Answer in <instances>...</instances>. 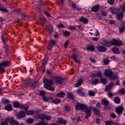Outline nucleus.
Returning a JSON list of instances; mask_svg holds the SVG:
<instances>
[{"label": "nucleus", "instance_id": "f257e3e1", "mask_svg": "<svg viewBox=\"0 0 125 125\" xmlns=\"http://www.w3.org/2000/svg\"><path fill=\"white\" fill-rule=\"evenodd\" d=\"M103 45L110 47L112 45H116V46H120V45H123V42L120 40H117L115 39H113L111 41L104 40L102 42Z\"/></svg>", "mask_w": 125, "mask_h": 125}, {"label": "nucleus", "instance_id": "f03ea898", "mask_svg": "<svg viewBox=\"0 0 125 125\" xmlns=\"http://www.w3.org/2000/svg\"><path fill=\"white\" fill-rule=\"evenodd\" d=\"M43 83H45L44 87L46 88V89L51 90V91H54V88L52 86V84H53V80L44 78Z\"/></svg>", "mask_w": 125, "mask_h": 125}, {"label": "nucleus", "instance_id": "7ed1b4c3", "mask_svg": "<svg viewBox=\"0 0 125 125\" xmlns=\"http://www.w3.org/2000/svg\"><path fill=\"white\" fill-rule=\"evenodd\" d=\"M104 75L105 77L109 78L110 80H114V79H118V76L116 75H113V71L111 69H105L104 72Z\"/></svg>", "mask_w": 125, "mask_h": 125}, {"label": "nucleus", "instance_id": "20e7f679", "mask_svg": "<svg viewBox=\"0 0 125 125\" xmlns=\"http://www.w3.org/2000/svg\"><path fill=\"white\" fill-rule=\"evenodd\" d=\"M55 80L56 81V84L58 87H61L62 85L65 84L64 79L61 77L57 76L55 77Z\"/></svg>", "mask_w": 125, "mask_h": 125}, {"label": "nucleus", "instance_id": "39448f33", "mask_svg": "<svg viewBox=\"0 0 125 125\" xmlns=\"http://www.w3.org/2000/svg\"><path fill=\"white\" fill-rule=\"evenodd\" d=\"M11 63L10 62L7 61H3L1 63H0V72L1 73H3L5 72V69L3 68L4 67H8V66H10Z\"/></svg>", "mask_w": 125, "mask_h": 125}, {"label": "nucleus", "instance_id": "423d86ee", "mask_svg": "<svg viewBox=\"0 0 125 125\" xmlns=\"http://www.w3.org/2000/svg\"><path fill=\"white\" fill-rule=\"evenodd\" d=\"M13 105L15 108H20V109H23L25 112H27L28 111V106H26L25 105L23 104H20L19 103L17 102H15L13 103Z\"/></svg>", "mask_w": 125, "mask_h": 125}, {"label": "nucleus", "instance_id": "0eeeda50", "mask_svg": "<svg viewBox=\"0 0 125 125\" xmlns=\"http://www.w3.org/2000/svg\"><path fill=\"white\" fill-rule=\"evenodd\" d=\"M75 107L77 110H82V111H84L86 109V105L83 104L77 103L76 104Z\"/></svg>", "mask_w": 125, "mask_h": 125}, {"label": "nucleus", "instance_id": "6e6552de", "mask_svg": "<svg viewBox=\"0 0 125 125\" xmlns=\"http://www.w3.org/2000/svg\"><path fill=\"white\" fill-rule=\"evenodd\" d=\"M6 121L10 123L11 125H18V122L14 120L13 118H6Z\"/></svg>", "mask_w": 125, "mask_h": 125}, {"label": "nucleus", "instance_id": "1a4fd4ad", "mask_svg": "<svg viewBox=\"0 0 125 125\" xmlns=\"http://www.w3.org/2000/svg\"><path fill=\"white\" fill-rule=\"evenodd\" d=\"M56 42L52 39H50L49 44L48 45L47 49L48 50H51L52 49V46L55 45Z\"/></svg>", "mask_w": 125, "mask_h": 125}, {"label": "nucleus", "instance_id": "9d476101", "mask_svg": "<svg viewBox=\"0 0 125 125\" xmlns=\"http://www.w3.org/2000/svg\"><path fill=\"white\" fill-rule=\"evenodd\" d=\"M40 119H41V120H46V121H50V120L51 119V117L45 114H43L40 116Z\"/></svg>", "mask_w": 125, "mask_h": 125}, {"label": "nucleus", "instance_id": "9b49d317", "mask_svg": "<svg viewBox=\"0 0 125 125\" xmlns=\"http://www.w3.org/2000/svg\"><path fill=\"white\" fill-rule=\"evenodd\" d=\"M26 116V112L21 111L18 113V114L17 115V118L18 119H21V118H24Z\"/></svg>", "mask_w": 125, "mask_h": 125}, {"label": "nucleus", "instance_id": "f8f14e48", "mask_svg": "<svg viewBox=\"0 0 125 125\" xmlns=\"http://www.w3.org/2000/svg\"><path fill=\"white\" fill-rule=\"evenodd\" d=\"M91 110H92V107L89 106L87 107L86 106V108L83 111H84L86 114L91 115Z\"/></svg>", "mask_w": 125, "mask_h": 125}, {"label": "nucleus", "instance_id": "ddd939ff", "mask_svg": "<svg viewBox=\"0 0 125 125\" xmlns=\"http://www.w3.org/2000/svg\"><path fill=\"white\" fill-rule=\"evenodd\" d=\"M97 49L100 52H105L106 49H107L104 46H97Z\"/></svg>", "mask_w": 125, "mask_h": 125}, {"label": "nucleus", "instance_id": "4468645a", "mask_svg": "<svg viewBox=\"0 0 125 125\" xmlns=\"http://www.w3.org/2000/svg\"><path fill=\"white\" fill-rule=\"evenodd\" d=\"M114 85V83L112 82H111L109 83V84L106 86H105V91H109L112 87H113V86Z\"/></svg>", "mask_w": 125, "mask_h": 125}, {"label": "nucleus", "instance_id": "2eb2a0df", "mask_svg": "<svg viewBox=\"0 0 125 125\" xmlns=\"http://www.w3.org/2000/svg\"><path fill=\"white\" fill-rule=\"evenodd\" d=\"M57 122L60 125H67V121L62 119H58Z\"/></svg>", "mask_w": 125, "mask_h": 125}, {"label": "nucleus", "instance_id": "dca6fc26", "mask_svg": "<svg viewBox=\"0 0 125 125\" xmlns=\"http://www.w3.org/2000/svg\"><path fill=\"white\" fill-rule=\"evenodd\" d=\"M123 112H124V107L122 106H119L118 107L116 108V112L119 115H121Z\"/></svg>", "mask_w": 125, "mask_h": 125}, {"label": "nucleus", "instance_id": "f3484780", "mask_svg": "<svg viewBox=\"0 0 125 125\" xmlns=\"http://www.w3.org/2000/svg\"><path fill=\"white\" fill-rule=\"evenodd\" d=\"M77 57H78V56H77V55H76V54H73L71 56L70 58H71V59H73V60L75 61V62H76V63H78L79 64H80V61H79V60L77 59Z\"/></svg>", "mask_w": 125, "mask_h": 125}, {"label": "nucleus", "instance_id": "a211bd4d", "mask_svg": "<svg viewBox=\"0 0 125 125\" xmlns=\"http://www.w3.org/2000/svg\"><path fill=\"white\" fill-rule=\"evenodd\" d=\"M80 20L81 22H82V23H83L84 24H87L88 23V19L83 17L80 18Z\"/></svg>", "mask_w": 125, "mask_h": 125}, {"label": "nucleus", "instance_id": "6ab92c4d", "mask_svg": "<svg viewBox=\"0 0 125 125\" xmlns=\"http://www.w3.org/2000/svg\"><path fill=\"white\" fill-rule=\"evenodd\" d=\"M76 92L78 94L81 95V96H84L85 95V93L82 89H77Z\"/></svg>", "mask_w": 125, "mask_h": 125}, {"label": "nucleus", "instance_id": "aec40b11", "mask_svg": "<svg viewBox=\"0 0 125 125\" xmlns=\"http://www.w3.org/2000/svg\"><path fill=\"white\" fill-rule=\"evenodd\" d=\"M92 110L95 115H97V116H99V115H100V110H99V109H98V108L93 107Z\"/></svg>", "mask_w": 125, "mask_h": 125}, {"label": "nucleus", "instance_id": "412c9836", "mask_svg": "<svg viewBox=\"0 0 125 125\" xmlns=\"http://www.w3.org/2000/svg\"><path fill=\"white\" fill-rule=\"evenodd\" d=\"M91 10L93 12H97L98 10H99V5H95L93 6L91 8Z\"/></svg>", "mask_w": 125, "mask_h": 125}, {"label": "nucleus", "instance_id": "4be33fe9", "mask_svg": "<svg viewBox=\"0 0 125 125\" xmlns=\"http://www.w3.org/2000/svg\"><path fill=\"white\" fill-rule=\"evenodd\" d=\"M105 125H118V124L117 122H114L112 121H107L105 122Z\"/></svg>", "mask_w": 125, "mask_h": 125}, {"label": "nucleus", "instance_id": "5701e85b", "mask_svg": "<svg viewBox=\"0 0 125 125\" xmlns=\"http://www.w3.org/2000/svg\"><path fill=\"white\" fill-rule=\"evenodd\" d=\"M109 10L110 11V12H111V13H112V14H117V13H118V11L119 10L116 9V8H110L109 9Z\"/></svg>", "mask_w": 125, "mask_h": 125}, {"label": "nucleus", "instance_id": "b1692460", "mask_svg": "<svg viewBox=\"0 0 125 125\" xmlns=\"http://www.w3.org/2000/svg\"><path fill=\"white\" fill-rule=\"evenodd\" d=\"M124 17V14L122 13H120L117 14L116 15V18L118 20H122V18Z\"/></svg>", "mask_w": 125, "mask_h": 125}, {"label": "nucleus", "instance_id": "393cba45", "mask_svg": "<svg viewBox=\"0 0 125 125\" xmlns=\"http://www.w3.org/2000/svg\"><path fill=\"white\" fill-rule=\"evenodd\" d=\"M57 97L64 98L65 97V93L64 92H60L57 94Z\"/></svg>", "mask_w": 125, "mask_h": 125}, {"label": "nucleus", "instance_id": "a878e982", "mask_svg": "<svg viewBox=\"0 0 125 125\" xmlns=\"http://www.w3.org/2000/svg\"><path fill=\"white\" fill-rule=\"evenodd\" d=\"M112 51L115 54H119L120 53V50L117 47L112 48Z\"/></svg>", "mask_w": 125, "mask_h": 125}, {"label": "nucleus", "instance_id": "bb28decb", "mask_svg": "<svg viewBox=\"0 0 125 125\" xmlns=\"http://www.w3.org/2000/svg\"><path fill=\"white\" fill-rule=\"evenodd\" d=\"M114 102L116 104H120L121 103V99L119 97H116L114 99Z\"/></svg>", "mask_w": 125, "mask_h": 125}, {"label": "nucleus", "instance_id": "cd10ccee", "mask_svg": "<svg viewBox=\"0 0 125 125\" xmlns=\"http://www.w3.org/2000/svg\"><path fill=\"white\" fill-rule=\"evenodd\" d=\"M5 110H7V111H12L13 110L12 108V105L11 104H8L5 107Z\"/></svg>", "mask_w": 125, "mask_h": 125}, {"label": "nucleus", "instance_id": "c85d7f7f", "mask_svg": "<svg viewBox=\"0 0 125 125\" xmlns=\"http://www.w3.org/2000/svg\"><path fill=\"white\" fill-rule=\"evenodd\" d=\"M86 49L89 50V51H94V46L93 45H90L86 47Z\"/></svg>", "mask_w": 125, "mask_h": 125}, {"label": "nucleus", "instance_id": "c756f323", "mask_svg": "<svg viewBox=\"0 0 125 125\" xmlns=\"http://www.w3.org/2000/svg\"><path fill=\"white\" fill-rule=\"evenodd\" d=\"M91 84H94V85H96L98 83H99V80L97 78H96L95 80H93L91 82Z\"/></svg>", "mask_w": 125, "mask_h": 125}, {"label": "nucleus", "instance_id": "7c9ffc66", "mask_svg": "<svg viewBox=\"0 0 125 125\" xmlns=\"http://www.w3.org/2000/svg\"><path fill=\"white\" fill-rule=\"evenodd\" d=\"M46 29L49 31L50 34H51L53 31V28L51 25H46Z\"/></svg>", "mask_w": 125, "mask_h": 125}, {"label": "nucleus", "instance_id": "2f4dec72", "mask_svg": "<svg viewBox=\"0 0 125 125\" xmlns=\"http://www.w3.org/2000/svg\"><path fill=\"white\" fill-rule=\"evenodd\" d=\"M82 83H83V79L79 80L77 82V83L75 84L76 87H79L80 85H82Z\"/></svg>", "mask_w": 125, "mask_h": 125}, {"label": "nucleus", "instance_id": "473e14b6", "mask_svg": "<svg viewBox=\"0 0 125 125\" xmlns=\"http://www.w3.org/2000/svg\"><path fill=\"white\" fill-rule=\"evenodd\" d=\"M63 110L65 112V113H68L70 112V107L68 105H64L63 107Z\"/></svg>", "mask_w": 125, "mask_h": 125}, {"label": "nucleus", "instance_id": "72a5a7b5", "mask_svg": "<svg viewBox=\"0 0 125 125\" xmlns=\"http://www.w3.org/2000/svg\"><path fill=\"white\" fill-rule=\"evenodd\" d=\"M67 96L69 99H70L71 100H74V95L72 93H67Z\"/></svg>", "mask_w": 125, "mask_h": 125}, {"label": "nucleus", "instance_id": "f704fd0d", "mask_svg": "<svg viewBox=\"0 0 125 125\" xmlns=\"http://www.w3.org/2000/svg\"><path fill=\"white\" fill-rule=\"evenodd\" d=\"M40 20H41V21H42V22H41V24H42V25H43V23H45V22H47V21H46V19L44 17H40Z\"/></svg>", "mask_w": 125, "mask_h": 125}, {"label": "nucleus", "instance_id": "c9c22d12", "mask_svg": "<svg viewBox=\"0 0 125 125\" xmlns=\"http://www.w3.org/2000/svg\"><path fill=\"white\" fill-rule=\"evenodd\" d=\"M102 102L104 103V106H107V105L109 104V101H108V100H106L105 99H103L102 100Z\"/></svg>", "mask_w": 125, "mask_h": 125}, {"label": "nucleus", "instance_id": "e433bc0d", "mask_svg": "<svg viewBox=\"0 0 125 125\" xmlns=\"http://www.w3.org/2000/svg\"><path fill=\"white\" fill-rule=\"evenodd\" d=\"M38 84H39V82H38V81H34L32 83L31 87H36Z\"/></svg>", "mask_w": 125, "mask_h": 125}, {"label": "nucleus", "instance_id": "4c0bfd02", "mask_svg": "<svg viewBox=\"0 0 125 125\" xmlns=\"http://www.w3.org/2000/svg\"><path fill=\"white\" fill-rule=\"evenodd\" d=\"M53 103H54V104H59V103H61V100L60 99H57L55 100H53L52 101Z\"/></svg>", "mask_w": 125, "mask_h": 125}, {"label": "nucleus", "instance_id": "58836bf2", "mask_svg": "<svg viewBox=\"0 0 125 125\" xmlns=\"http://www.w3.org/2000/svg\"><path fill=\"white\" fill-rule=\"evenodd\" d=\"M2 103L4 104H8V103H10L9 100L6 99H2Z\"/></svg>", "mask_w": 125, "mask_h": 125}, {"label": "nucleus", "instance_id": "ea45409f", "mask_svg": "<svg viewBox=\"0 0 125 125\" xmlns=\"http://www.w3.org/2000/svg\"><path fill=\"white\" fill-rule=\"evenodd\" d=\"M26 122L28 124H33V123H34V119L32 118H28L27 119Z\"/></svg>", "mask_w": 125, "mask_h": 125}, {"label": "nucleus", "instance_id": "a19ab883", "mask_svg": "<svg viewBox=\"0 0 125 125\" xmlns=\"http://www.w3.org/2000/svg\"><path fill=\"white\" fill-rule=\"evenodd\" d=\"M88 94L89 96H94L95 95V92L93 91H89Z\"/></svg>", "mask_w": 125, "mask_h": 125}, {"label": "nucleus", "instance_id": "79ce46f5", "mask_svg": "<svg viewBox=\"0 0 125 125\" xmlns=\"http://www.w3.org/2000/svg\"><path fill=\"white\" fill-rule=\"evenodd\" d=\"M63 34L65 37H68V36H70V32H69L68 31H63Z\"/></svg>", "mask_w": 125, "mask_h": 125}, {"label": "nucleus", "instance_id": "37998d69", "mask_svg": "<svg viewBox=\"0 0 125 125\" xmlns=\"http://www.w3.org/2000/svg\"><path fill=\"white\" fill-rule=\"evenodd\" d=\"M125 26L119 27L120 33H123V32H124V31H125Z\"/></svg>", "mask_w": 125, "mask_h": 125}, {"label": "nucleus", "instance_id": "c03bdc74", "mask_svg": "<svg viewBox=\"0 0 125 125\" xmlns=\"http://www.w3.org/2000/svg\"><path fill=\"white\" fill-rule=\"evenodd\" d=\"M101 82L104 84H106V83H107V81L106 80V79L105 78L101 79Z\"/></svg>", "mask_w": 125, "mask_h": 125}, {"label": "nucleus", "instance_id": "a18cd8bd", "mask_svg": "<svg viewBox=\"0 0 125 125\" xmlns=\"http://www.w3.org/2000/svg\"><path fill=\"white\" fill-rule=\"evenodd\" d=\"M107 2L109 4H111L112 5L115 3V0H108Z\"/></svg>", "mask_w": 125, "mask_h": 125}, {"label": "nucleus", "instance_id": "49530a36", "mask_svg": "<svg viewBox=\"0 0 125 125\" xmlns=\"http://www.w3.org/2000/svg\"><path fill=\"white\" fill-rule=\"evenodd\" d=\"M35 114V111H28L27 112V114L28 115H33Z\"/></svg>", "mask_w": 125, "mask_h": 125}, {"label": "nucleus", "instance_id": "de8ad7c7", "mask_svg": "<svg viewBox=\"0 0 125 125\" xmlns=\"http://www.w3.org/2000/svg\"><path fill=\"white\" fill-rule=\"evenodd\" d=\"M1 38L3 42H4V43H5V42H6V38H5V36L3 35H2Z\"/></svg>", "mask_w": 125, "mask_h": 125}, {"label": "nucleus", "instance_id": "09e8293b", "mask_svg": "<svg viewBox=\"0 0 125 125\" xmlns=\"http://www.w3.org/2000/svg\"><path fill=\"white\" fill-rule=\"evenodd\" d=\"M38 123L39 124V125H48L47 123L44 122V121H41Z\"/></svg>", "mask_w": 125, "mask_h": 125}, {"label": "nucleus", "instance_id": "8fccbe9b", "mask_svg": "<svg viewBox=\"0 0 125 125\" xmlns=\"http://www.w3.org/2000/svg\"><path fill=\"white\" fill-rule=\"evenodd\" d=\"M0 11H3V12H8V10L3 7H0Z\"/></svg>", "mask_w": 125, "mask_h": 125}, {"label": "nucleus", "instance_id": "3c124183", "mask_svg": "<svg viewBox=\"0 0 125 125\" xmlns=\"http://www.w3.org/2000/svg\"><path fill=\"white\" fill-rule=\"evenodd\" d=\"M47 63V60L46 59H44L43 62L42 63V67H45V64Z\"/></svg>", "mask_w": 125, "mask_h": 125}, {"label": "nucleus", "instance_id": "603ef678", "mask_svg": "<svg viewBox=\"0 0 125 125\" xmlns=\"http://www.w3.org/2000/svg\"><path fill=\"white\" fill-rule=\"evenodd\" d=\"M4 48L5 49V52H8V46L6 44H5L4 45Z\"/></svg>", "mask_w": 125, "mask_h": 125}, {"label": "nucleus", "instance_id": "864d4df0", "mask_svg": "<svg viewBox=\"0 0 125 125\" xmlns=\"http://www.w3.org/2000/svg\"><path fill=\"white\" fill-rule=\"evenodd\" d=\"M97 76L98 77V78H102V73L101 72H99L97 73Z\"/></svg>", "mask_w": 125, "mask_h": 125}, {"label": "nucleus", "instance_id": "5fc2aeb1", "mask_svg": "<svg viewBox=\"0 0 125 125\" xmlns=\"http://www.w3.org/2000/svg\"><path fill=\"white\" fill-rule=\"evenodd\" d=\"M71 5H72V7H73V8H76V7H77V6L76 5V3H75L73 1H71Z\"/></svg>", "mask_w": 125, "mask_h": 125}, {"label": "nucleus", "instance_id": "6e6d98bb", "mask_svg": "<svg viewBox=\"0 0 125 125\" xmlns=\"http://www.w3.org/2000/svg\"><path fill=\"white\" fill-rule=\"evenodd\" d=\"M119 92H120V93H121V94H125V89H121V90H120Z\"/></svg>", "mask_w": 125, "mask_h": 125}, {"label": "nucleus", "instance_id": "4d7b16f0", "mask_svg": "<svg viewBox=\"0 0 125 125\" xmlns=\"http://www.w3.org/2000/svg\"><path fill=\"white\" fill-rule=\"evenodd\" d=\"M96 123L98 125H100V119L99 118H97L96 119Z\"/></svg>", "mask_w": 125, "mask_h": 125}, {"label": "nucleus", "instance_id": "13d9d810", "mask_svg": "<svg viewBox=\"0 0 125 125\" xmlns=\"http://www.w3.org/2000/svg\"><path fill=\"white\" fill-rule=\"evenodd\" d=\"M68 45H69V41H66L64 43V47L66 48Z\"/></svg>", "mask_w": 125, "mask_h": 125}, {"label": "nucleus", "instance_id": "bf43d9fd", "mask_svg": "<svg viewBox=\"0 0 125 125\" xmlns=\"http://www.w3.org/2000/svg\"><path fill=\"white\" fill-rule=\"evenodd\" d=\"M110 117L111 118H112V119H115L116 117V114H115L113 113H110Z\"/></svg>", "mask_w": 125, "mask_h": 125}, {"label": "nucleus", "instance_id": "052dcab7", "mask_svg": "<svg viewBox=\"0 0 125 125\" xmlns=\"http://www.w3.org/2000/svg\"><path fill=\"white\" fill-rule=\"evenodd\" d=\"M40 94L41 95V96H44V94H45V92L43 91H41L40 92Z\"/></svg>", "mask_w": 125, "mask_h": 125}, {"label": "nucleus", "instance_id": "680f3d73", "mask_svg": "<svg viewBox=\"0 0 125 125\" xmlns=\"http://www.w3.org/2000/svg\"><path fill=\"white\" fill-rule=\"evenodd\" d=\"M42 99L43 101H45V102H47V101H48V98L45 96H43Z\"/></svg>", "mask_w": 125, "mask_h": 125}, {"label": "nucleus", "instance_id": "e2e57ef3", "mask_svg": "<svg viewBox=\"0 0 125 125\" xmlns=\"http://www.w3.org/2000/svg\"><path fill=\"white\" fill-rule=\"evenodd\" d=\"M104 64H108L109 63V60L105 59L103 60Z\"/></svg>", "mask_w": 125, "mask_h": 125}, {"label": "nucleus", "instance_id": "0e129e2a", "mask_svg": "<svg viewBox=\"0 0 125 125\" xmlns=\"http://www.w3.org/2000/svg\"><path fill=\"white\" fill-rule=\"evenodd\" d=\"M44 12L45 15H46V16H48V17H50L51 16H50V14L48 12H47V11H44Z\"/></svg>", "mask_w": 125, "mask_h": 125}, {"label": "nucleus", "instance_id": "69168bd1", "mask_svg": "<svg viewBox=\"0 0 125 125\" xmlns=\"http://www.w3.org/2000/svg\"><path fill=\"white\" fill-rule=\"evenodd\" d=\"M97 108H102L101 104L100 103H98L96 104Z\"/></svg>", "mask_w": 125, "mask_h": 125}, {"label": "nucleus", "instance_id": "338daca9", "mask_svg": "<svg viewBox=\"0 0 125 125\" xmlns=\"http://www.w3.org/2000/svg\"><path fill=\"white\" fill-rule=\"evenodd\" d=\"M8 125V124L7 123V122H6V121L1 122V125Z\"/></svg>", "mask_w": 125, "mask_h": 125}, {"label": "nucleus", "instance_id": "774afa93", "mask_svg": "<svg viewBox=\"0 0 125 125\" xmlns=\"http://www.w3.org/2000/svg\"><path fill=\"white\" fill-rule=\"evenodd\" d=\"M57 27H58V28H63V27H64V25L61 23H60L59 24H58L57 25Z\"/></svg>", "mask_w": 125, "mask_h": 125}]
</instances>
